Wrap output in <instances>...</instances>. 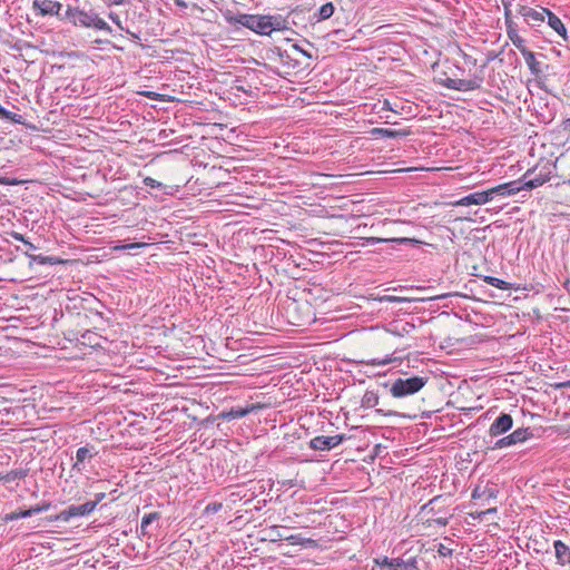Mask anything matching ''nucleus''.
I'll return each instance as SVG.
<instances>
[{
    "instance_id": "obj_47",
    "label": "nucleus",
    "mask_w": 570,
    "mask_h": 570,
    "mask_svg": "<svg viewBox=\"0 0 570 570\" xmlns=\"http://www.w3.org/2000/svg\"><path fill=\"white\" fill-rule=\"evenodd\" d=\"M434 523L441 527H445L449 523V519L446 517H439L432 520Z\"/></svg>"
},
{
    "instance_id": "obj_16",
    "label": "nucleus",
    "mask_w": 570,
    "mask_h": 570,
    "mask_svg": "<svg viewBox=\"0 0 570 570\" xmlns=\"http://www.w3.org/2000/svg\"><path fill=\"white\" fill-rule=\"evenodd\" d=\"M557 563L560 566L570 564V548L561 540L553 542Z\"/></svg>"
},
{
    "instance_id": "obj_35",
    "label": "nucleus",
    "mask_w": 570,
    "mask_h": 570,
    "mask_svg": "<svg viewBox=\"0 0 570 570\" xmlns=\"http://www.w3.org/2000/svg\"><path fill=\"white\" fill-rule=\"evenodd\" d=\"M411 299L406 297H399L392 295H385L380 298V302H389V303H401V302H410Z\"/></svg>"
},
{
    "instance_id": "obj_31",
    "label": "nucleus",
    "mask_w": 570,
    "mask_h": 570,
    "mask_svg": "<svg viewBox=\"0 0 570 570\" xmlns=\"http://www.w3.org/2000/svg\"><path fill=\"white\" fill-rule=\"evenodd\" d=\"M503 9H504V23L505 26L515 23L512 19L511 11V1L510 0H501Z\"/></svg>"
},
{
    "instance_id": "obj_23",
    "label": "nucleus",
    "mask_w": 570,
    "mask_h": 570,
    "mask_svg": "<svg viewBox=\"0 0 570 570\" xmlns=\"http://www.w3.org/2000/svg\"><path fill=\"white\" fill-rule=\"evenodd\" d=\"M29 473V469L27 468H20V469H13L6 474L0 475V481L3 483H10L16 480L24 479Z\"/></svg>"
},
{
    "instance_id": "obj_43",
    "label": "nucleus",
    "mask_w": 570,
    "mask_h": 570,
    "mask_svg": "<svg viewBox=\"0 0 570 570\" xmlns=\"http://www.w3.org/2000/svg\"><path fill=\"white\" fill-rule=\"evenodd\" d=\"M487 492V489L481 490L480 487H476L472 492V499L476 500L482 498Z\"/></svg>"
},
{
    "instance_id": "obj_40",
    "label": "nucleus",
    "mask_w": 570,
    "mask_h": 570,
    "mask_svg": "<svg viewBox=\"0 0 570 570\" xmlns=\"http://www.w3.org/2000/svg\"><path fill=\"white\" fill-rule=\"evenodd\" d=\"M17 513L19 519L30 518L33 515L32 507H30L29 509H19L17 510Z\"/></svg>"
},
{
    "instance_id": "obj_44",
    "label": "nucleus",
    "mask_w": 570,
    "mask_h": 570,
    "mask_svg": "<svg viewBox=\"0 0 570 570\" xmlns=\"http://www.w3.org/2000/svg\"><path fill=\"white\" fill-rule=\"evenodd\" d=\"M415 326L414 324L412 323H405L403 326H402V330L400 332H397L399 335H402V334H409L412 330H414Z\"/></svg>"
},
{
    "instance_id": "obj_25",
    "label": "nucleus",
    "mask_w": 570,
    "mask_h": 570,
    "mask_svg": "<svg viewBox=\"0 0 570 570\" xmlns=\"http://www.w3.org/2000/svg\"><path fill=\"white\" fill-rule=\"evenodd\" d=\"M379 401H380L379 393L375 391L367 390L361 400V407H363V409L375 407L379 404Z\"/></svg>"
},
{
    "instance_id": "obj_17",
    "label": "nucleus",
    "mask_w": 570,
    "mask_h": 570,
    "mask_svg": "<svg viewBox=\"0 0 570 570\" xmlns=\"http://www.w3.org/2000/svg\"><path fill=\"white\" fill-rule=\"evenodd\" d=\"M547 19L548 26L551 29H553L560 37H562L564 41H568L569 37L567 33V28L564 27L561 19L558 16H556L550 9L548 10Z\"/></svg>"
},
{
    "instance_id": "obj_54",
    "label": "nucleus",
    "mask_w": 570,
    "mask_h": 570,
    "mask_svg": "<svg viewBox=\"0 0 570 570\" xmlns=\"http://www.w3.org/2000/svg\"><path fill=\"white\" fill-rule=\"evenodd\" d=\"M24 245L30 249V250H36L37 249V246H35L32 243L28 242L24 243Z\"/></svg>"
},
{
    "instance_id": "obj_11",
    "label": "nucleus",
    "mask_w": 570,
    "mask_h": 570,
    "mask_svg": "<svg viewBox=\"0 0 570 570\" xmlns=\"http://www.w3.org/2000/svg\"><path fill=\"white\" fill-rule=\"evenodd\" d=\"M513 426V419L508 413H501L490 425L489 434L491 436H499L507 433Z\"/></svg>"
},
{
    "instance_id": "obj_59",
    "label": "nucleus",
    "mask_w": 570,
    "mask_h": 570,
    "mask_svg": "<svg viewBox=\"0 0 570 570\" xmlns=\"http://www.w3.org/2000/svg\"><path fill=\"white\" fill-rule=\"evenodd\" d=\"M153 95H155V94H154V92H147V94H146V96H147V97H149V98H151V97H153Z\"/></svg>"
},
{
    "instance_id": "obj_36",
    "label": "nucleus",
    "mask_w": 570,
    "mask_h": 570,
    "mask_svg": "<svg viewBox=\"0 0 570 570\" xmlns=\"http://www.w3.org/2000/svg\"><path fill=\"white\" fill-rule=\"evenodd\" d=\"M391 240L394 242V243H397V244H411V245L422 244L423 243V242H421L419 239L409 238V237L393 238Z\"/></svg>"
},
{
    "instance_id": "obj_56",
    "label": "nucleus",
    "mask_w": 570,
    "mask_h": 570,
    "mask_svg": "<svg viewBox=\"0 0 570 570\" xmlns=\"http://www.w3.org/2000/svg\"><path fill=\"white\" fill-rule=\"evenodd\" d=\"M0 184H3V185H10L12 184L11 181H9L7 178H0Z\"/></svg>"
},
{
    "instance_id": "obj_29",
    "label": "nucleus",
    "mask_w": 570,
    "mask_h": 570,
    "mask_svg": "<svg viewBox=\"0 0 570 570\" xmlns=\"http://www.w3.org/2000/svg\"><path fill=\"white\" fill-rule=\"evenodd\" d=\"M0 118L10 120L13 124H23V117L21 115L11 112L0 105Z\"/></svg>"
},
{
    "instance_id": "obj_18",
    "label": "nucleus",
    "mask_w": 570,
    "mask_h": 570,
    "mask_svg": "<svg viewBox=\"0 0 570 570\" xmlns=\"http://www.w3.org/2000/svg\"><path fill=\"white\" fill-rule=\"evenodd\" d=\"M160 519V512H150L146 513L140 522V535L142 537H151L153 535V529L151 524Z\"/></svg>"
},
{
    "instance_id": "obj_21",
    "label": "nucleus",
    "mask_w": 570,
    "mask_h": 570,
    "mask_svg": "<svg viewBox=\"0 0 570 570\" xmlns=\"http://www.w3.org/2000/svg\"><path fill=\"white\" fill-rule=\"evenodd\" d=\"M522 56L525 60V63L531 75H533L534 77H539L542 73V68L541 62H539L535 58V53L532 52L531 50H527L525 52L522 53Z\"/></svg>"
},
{
    "instance_id": "obj_1",
    "label": "nucleus",
    "mask_w": 570,
    "mask_h": 570,
    "mask_svg": "<svg viewBox=\"0 0 570 570\" xmlns=\"http://www.w3.org/2000/svg\"><path fill=\"white\" fill-rule=\"evenodd\" d=\"M62 17L67 22L77 28L100 30L107 33L112 31L111 27L92 9L86 10L85 8L68 4Z\"/></svg>"
},
{
    "instance_id": "obj_5",
    "label": "nucleus",
    "mask_w": 570,
    "mask_h": 570,
    "mask_svg": "<svg viewBox=\"0 0 570 570\" xmlns=\"http://www.w3.org/2000/svg\"><path fill=\"white\" fill-rule=\"evenodd\" d=\"M548 8L537 6L535 8L529 7L523 3L517 4V12L520 14L524 22L535 31L541 27L547 18Z\"/></svg>"
},
{
    "instance_id": "obj_12",
    "label": "nucleus",
    "mask_w": 570,
    "mask_h": 570,
    "mask_svg": "<svg viewBox=\"0 0 570 570\" xmlns=\"http://www.w3.org/2000/svg\"><path fill=\"white\" fill-rule=\"evenodd\" d=\"M520 180H513L492 187L489 189L490 196L493 199L495 196H510L524 189Z\"/></svg>"
},
{
    "instance_id": "obj_15",
    "label": "nucleus",
    "mask_w": 570,
    "mask_h": 570,
    "mask_svg": "<svg viewBox=\"0 0 570 570\" xmlns=\"http://www.w3.org/2000/svg\"><path fill=\"white\" fill-rule=\"evenodd\" d=\"M492 200L489 189L482 191L472 193L463 198H461L456 204L461 206L469 205H483L488 202Z\"/></svg>"
},
{
    "instance_id": "obj_41",
    "label": "nucleus",
    "mask_w": 570,
    "mask_h": 570,
    "mask_svg": "<svg viewBox=\"0 0 570 570\" xmlns=\"http://www.w3.org/2000/svg\"><path fill=\"white\" fill-rule=\"evenodd\" d=\"M287 540L292 544H303L304 543V539L299 534H292L291 537L287 538Z\"/></svg>"
},
{
    "instance_id": "obj_2",
    "label": "nucleus",
    "mask_w": 570,
    "mask_h": 570,
    "mask_svg": "<svg viewBox=\"0 0 570 570\" xmlns=\"http://www.w3.org/2000/svg\"><path fill=\"white\" fill-rule=\"evenodd\" d=\"M428 381L429 377L416 375L410 377H399L393 381L390 387V393L395 399H404L421 391Z\"/></svg>"
},
{
    "instance_id": "obj_58",
    "label": "nucleus",
    "mask_w": 570,
    "mask_h": 570,
    "mask_svg": "<svg viewBox=\"0 0 570 570\" xmlns=\"http://www.w3.org/2000/svg\"><path fill=\"white\" fill-rule=\"evenodd\" d=\"M293 48H294L295 50L299 51V52H301V50H303V49H302L301 47H298L297 45H294V46H293Z\"/></svg>"
},
{
    "instance_id": "obj_33",
    "label": "nucleus",
    "mask_w": 570,
    "mask_h": 570,
    "mask_svg": "<svg viewBox=\"0 0 570 570\" xmlns=\"http://www.w3.org/2000/svg\"><path fill=\"white\" fill-rule=\"evenodd\" d=\"M51 507H52V503L49 501H42L41 503L32 505L33 515L41 513V512H46V511L50 510Z\"/></svg>"
},
{
    "instance_id": "obj_6",
    "label": "nucleus",
    "mask_w": 570,
    "mask_h": 570,
    "mask_svg": "<svg viewBox=\"0 0 570 570\" xmlns=\"http://www.w3.org/2000/svg\"><path fill=\"white\" fill-rule=\"evenodd\" d=\"M95 510V503H88V501L80 505H69L67 509L61 512L46 517L45 520L49 523L55 521H63L68 522L72 518L88 515Z\"/></svg>"
},
{
    "instance_id": "obj_13",
    "label": "nucleus",
    "mask_w": 570,
    "mask_h": 570,
    "mask_svg": "<svg viewBox=\"0 0 570 570\" xmlns=\"http://www.w3.org/2000/svg\"><path fill=\"white\" fill-rule=\"evenodd\" d=\"M98 454L95 446L91 444H86L81 446L76 452V462L72 465V470L77 472H81L83 470V463L86 460H90Z\"/></svg>"
},
{
    "instance_id": "obj_60",
    "label": "nucleus",
    "mask_w": 570,
    "mask_h": 570,
    "mask_svg": "<svg viewBox=\"0 0 570 570\" xmlns=\"http://www.w3.org/2000/svg\"><path fill=\"white\" fill-rule=\"evenodd\" d=\"M376 242H386L385 239L376 238Z\"/></svg>"
},
{
    "instance_id": "obj_22",
    "label": "nucleus",
    "mask_w": 570,
    "mask_h": 570,
    "mask_svg": "<svg viewBox=\"0 0 570 570\" xmlns=\"http://www.w3.org/2000/svg\"><path fill=\"white\" fill-rule=\"evenodd\" d=\"M26 255L30 258L31 262L38 263L40 265H58V264H65L66 261L57 257V256H45V255H36L26 253Z\"/></svg>"
},
{
    "instance_id": "obj_61",
    "label": "nucleus",
    "mask_w": 570,
    "mask_h": 570,
    "mask_svg": "<svg viewBox=\"0 0 570 570\" xmlns=\"http://www.w3.org/2000/svg\"><path fill=\"white\" fill-rule=\"evenodd\" d=\"M116 493H117V490H114L110 492V494H112V495H116Z\"/></svg>"
},
{
    "instance_id": "obj_46",
    "label": "nucleus",
    "mask_w": 570,
    "mask_h": 570,
    "mask_svg": "<svg viewBox=\"0 0 570 570\" xmlns=\"http://www.w3.org/2000/svg\"><path fill=\"white\" fill-rule=\"evenodd\" d=\"M18 513L17 511H12L10 513H7L4 517H3V521L6 522H10V521H14V520H18Z\"/></svg>"
},
{
    "instance_id": "obj_7",
    "label": "nucleus",
    "mask_w": 570,
    "mask_h": 570,
    "mask_svg": "<svg viewBox=\"0 0 570 570\" xmlns=\"http://www.w3.org/2000/svg\"><path fill=\"white\" fill-rule=\"evenodd\" d=\"M32 9L38 16H55L61 21H66L62 17V4L53 0H33Z\"/></svg>"
},
{
    "instance_id": "obj_38",
    "label": "nucleus",
    "mask_w": 570,
    "mask_h": 570,
    "mask_svg": "<svg viewBox=\"0 0 570 570\" xmlns=\"http://www.w3.org/2000/svg\"><path fill=\"white\" fill-rule=\"evenodd\" d=\"M144 184L145 186L147 187H150V188H161L163 187V184L160 181H157L156 179L151 178V177H146L144 179Z\"/></svg>"
},
{
    "instance_id": "obj_51",
    "label": "nucleus",
    "mask_w": 570,
    "mask_h": 570,
    "mask_svg": "<svg viewBox=\"0 0 570 570\" xmlns=\"http://www.w3.org/2000/svg\"><path fill=\"white\" fill-rule=\"evenodd\" d=\"M146 244L144 243H130L128 245H126L125 247L126 248H129V249H134V248H139V247H142L145 246Z\"/></svg>"
},
{
    "instance_id": "obj_3",
    "label": "nucleus",
    "mask_w": 570,
    "mask_h": 570,
    "mask_svg": "<svg viewBox=\"0 0 570 570\" xmlns=\"http://www.w3.org/2000/svg\"><path fill=\"white\" fill-rule=\"evenodd\" d=\"M226 21L232 26H243L258 35L268 36L267 20L265 14L227 13Z\"/></svg>"
},
{
    "instance_id": "obj_10",
    "label": "nucleus",
    "mask_w": 570,
    "mask_h": 570,
    "mask_svg": "<svg viewBox=\"0 0 570 570\" xmlns=\"http://www.w3.org/2000/svg\"><path fill=\"white\" fill-rule=\"evenodd\" d=\"M263 407H264V405L261 403H250V404H247L246 406H234L229 411L222 412L219 416L224 420L233 421V420L242 419V417L248 415L249 413H252L256 410L263 409Z\"/></svg>"
},
{
    "instance_id": "obj_34",
    "label": "nucleus",
    "mask_w": 570,
    "mask_h": 570,
    "mask_svg": "<svg viewBox=\"0 0 570 570\" xmlns=\"http://www.w3.org/2000/svg\"><path fill=\"white\" fill-rule=\"evenodd\" d=\"M374 563L381 568L386 567L392 570L393 559H389L387 557L375 558Z\"/></svg>"
},
{
    "instance_id": "obj_48",
    "label": "nucleus",
    "mask_w": 570,
    "mask_h": 570,
    "mask_svg": "<svg viewBox=\"0 0 570 570\" xmlns=\"http://www.w3.org/2000/svg\"><path fill=\"white\" fill-rule=\"evenodd\" d=\"M494 511H495V509H488L487 511H481V512H479L478 514H474V513H470V514H471V517H473V518L481 519V518H482V515H485V514L491 513V512H494Z\"/></svg>"
},
{
    "instance_id": "obj_19",
    "label": "nucleus",
    "mask_w": 570,
    "mask_h": 570,
    "mask_svg": "<svg viewBox=\"0 0 570 570\" xmlns=\"http://www.w3.org/2000/svg\"><path fill=\"white\" fill-rule=\"evenodd\" d=\"M505 28H507V35H508L509 39L512 41L514 47L521 52V55L523 52H525L527 50H529L525 47L524 39L518 33V28H517L515 23L508 24V26H505Z\"/></svg>"
},
{
    "instance_id": "obj_26",
    "label": "nucleus",
    "mask_w": 570,
    "mask_h": 570,
    "mask_svg": "<svg viewBox=\"0 0 570 570\" xmlns=\"http://www.w3.org/2000/svg\"><path fill=\"white\" fill-rule=\"evenodd\" d=\"M515 444L523 443L533 436V432L530 428H520L511 433Z\"/></svg>"
},
{
    "instance_id": "obj_52",
    "label": "nucleus",
    "mask_w": 570,
    "mask_h": 570,
    "mask_svg": "<svg viewBox=\"0 0 570 570\" xmlns=\"http://www.w3.org/2000/svg\"><path fill=\"white\" fill-rule=\"evenodd\" d=\"M562 128L564 131L570 132V118L562 121Z\"/></svg>"
},
{
    "instance_id": "obj_4",
    "label": "nucleus",
    "mask_w": 570,
    "mask_h": 570,
    "mask_svg": "<svg viewBox=\"0 0 570 570\" xmlns=\"http://www.w3.org/2000/svg\"><path fill=\"white\" fill-rule=\"evenodd\" d=\"M554 167L553 164L547 161L542 166L537 165L532 169L527 170L521 178L523 188L531 190L549 181Z\"/></svg>"
},
{
    "instance_id": "obj_9",
    "label": "nucleus",
    "mask_w": 570,
    "mask_h": 570,
    "mask_svg": "<svg viewBox=\"0 0 570 570\" xmlns=\"http://www.w3.org/2000/svg\"><path fill=\"white\" fill-rule=\"evenodd\" d=\"M345 439V434L333 436L318 435L309 441L308 446L314 451H330L340 445Z\"/></svg>"
},
{
    "instance_id": "obj_57",
    "label": "nucleus",
    "mask_w": 570,
    "mask_h": 570,
    "mask_svg": "<svg viewBox=\"0 0 570 570\" xmlns=\"http://www.w3.org/2000/svg\"><path fill=\"white\" fill-rule=\"evenodd\" d=\"M301 52H302L304 56H306V57H308V58H312V56H311L307 51H305V50H301Z\"/></svg>"
},
{
    "instance_id": "obj_27",
    "label": "nucleus",
    "mask_w": 570,
    "mask_h": 570,
    "mask_svg": "<svg viewBox=\"0 0 570 570\" xmlns=\"http://www.w3.org/2000/svg\"><path fill=\"white\" fill-rule=\"evenodd\" d=\"M334 11H335L334 4L332 2H327V3L323 4L318 9V12L315 13L314 16L316 17L317 21H323V20L330 19L333 16Z\"/></svg>"
},
{
    "instance_id": "obj_45",
    "label": "nucleus",
    "mask_w": 570,
    "mask_h": 570,
    "mask_svg": "<svg viewBox=\"0 0 570 570\" xmlns=\"http://www.w3.org/2000/svg\"><path fill=\"white\" fill-rule=\"evenodd\" d=\"M393 360L394 358H392V357H386L384 360H376L375 358V360H372L370 362V364H373V365H385V364H389V363L393 362Z\"/></svg>"
},
{
    "instance_id": "obj_37",
    "label": "nucleus",
    "mask_w": 570,
    "mask_h": 570,
    "mask_svg": "<svg viewBox=\"0 0 570 570\" xmlns=\"http://www.w3.org/2000/svg\"><path fill=\"white\" fill-rule=\"evenodd\" d=\"M223 508L220 502H212L205 508L206 513H217Z\"/></svg>"
},
{
    "instance_id": "obj_14",
    "label": "nucleus",
    "mask_w": 570,
    "mask_h": 570,
    "mask_svg": "<svg viewBox=\"0 0 570 570\" xmlns=\"http://www.w3.org/2000/svg\"><path fill=\"white\" fill-rule=\"evenodd\" d=\"M368 134L374 138H390V139H396V138H403L411 135L410 129H391V128H382V127H374L372 128Z\"/></svg>"
},
{
    "instance_id": "obj_55",
    "label": "nucleus",
    "mask_w": 570,
    "mask_h": 570,
    "mask_svg": "<svg viewBox=\"0 0 570 570\" xmlns=\"http://www.w3.org/2000/svg\"><path fill=\"white\" fill-rule=\"evenodd\" d=\"M558 387H570V381H566V382L558 384Z\"/></svg>"
},
{
    "instance_id": "obj_49",
    "label": "nucleus",
    "mask_w": 570,
    "mask_h": 570,
    "mask_svg": "<svg viewBox=\"0 0 570 570\" xmlns=\"http://www.w3.org/2000/svg\"><path fill=\"white\" fill-rule=\"evenodd\" d=\"M12 237L16 240L22 242L23 244L27 243V239L24 238V236L22 234L17 233V232L12 233Z\"/></svg>"
},
{
    "instance_id": "obj_20",
    "label": "nucleus",
    "mask_w": 570,
    "mask_h": 570,
    "mask_svg": "<svg viewBox=\"0 0 570 570\" xmlns=\"http://www.w3.org/2000/svg\"><path fill=\"white\" fill-rule=\"evenodd\" d=\"M266 20H267V29H268V36L273 32V31H281V30H285L287 29V19L284 18L283 16L281 14H275V16H266Z\"/></svg>"
},
{
    "instance_id": "obj_53",
    "label": "nucleus",
    "mask_w": 570,
    "mask_h": 570,
    "mask_svg": "<svg viewBox=\"0 0 570 570\" xmlns=\"http://www.w3.org/2000/svg\"><path fill=\"white\" fill-rule=\"evenodd\" d=\"M278 55H279V57H281V59H282V60H284V59H288V58H289V55H288V53H286V52H282V51H281V49H278Z\"/></svg>"
},
{
    "instance_id": "obj_42",
    "label": "nucleus",
    "mask_w": 570,
    "mask_h": 570,
    "mask_svg": "<svg viewBox=\"0 0 570 570\" xmlns=\"http://www.w3.org/2000/svg\"><path fill=\"white\" fill-rule=\"evenodd\" d=\"M106 498V492H98L95 494V500L88 501V503H95V508Z\"/></svg>"
},
{
    "instance_id": "obj_39",
    "label": "nucleus",
    "mask_w": 570,
    "mask_h": 570,
    "mask_svg": "<svg viewBox=\"0 0 570 570\" xmlns=\"http://www.w3.org/2000/svg\"><path fill=\"white\" fill-rule=\"evenodd\" d=\"M438 553L441 557H451L453 553V550L449 547H445L443 543H440L438 547Z\"/></svg>"
},
{
    "instance_id": "obj_24",
    "label": "nucleus",
    "mask_w": 570,
    "mask_h": 570,
    "mask_svg": "<svg viewBox=\"0 0 570 570\" xmlns=\"http://www.w3.org/2000/svg\"><path fill=\"white\" fill-rule=\"evenodd\" d=\"M417 560L416 558H410L407 560H403L401 558L393 559L392 570H417Z\"/></svg>"
},
{
    "instance_id": "obj_32",
    "label": "nucleus",
    "mask_w": 570,
    "mask_h": 570,
    "mask_svg": "<svg viewBox=\"0 0 570 570\" xmlns=\"http://www.w3.org/2000/svg\"><path fill=\"white\" fill-rule=\"evenodd\" d=\"M511 445H515V443L513 441L512 435L509 434L507 436H503V438L499 439L494 443L493 449H503V448H508V446H511Z\"/></svg>"
},
{
    "instance_id": "obj_50",
    "label": "nucleus",
    "mask_w": 570,
    "mask_h": 570,
    "mask_svg": "<svg viewBox=\"0 0 570 570\" xmlns=\"http://www.w3.org/2000/svg\"><path fill=\"white\" fill-rule=\"evenodd\" d=\"M376 412L380 413V414H383L385 416H395V415H397V412H395V411L384 412V410H382V409H377Z\"/></svg>"
},
{
    "instance_id": "obj_8",
    "label": "nucleus",
    "mask_w": 570,
    "mask_h": 570,
    "mask_svg": "<svg viewBox=\"0 0 570 570\" xmlns=\"http://www.w3.org/2000/svg\"><path fill=\"white\" fill-rule=\"evenodd\" d=\"M483 82L482 77H475L474 79H453V78H445L441 81V83L452 90L458 91H471L480 89Z\"/></svg>"
},
{
    "instance_id": "obj_30",
    "label": "nucleus",
    "mask_w": 570,
    "mask_h": 570,
    "mask_svg": "<svg viewBox=\"0 0 570 570\" xmlns=\"http://www.w3.org/2000/svg\"><path fill=\"white\" fill-rule=\"evenodd\" d=\"M442 500V497H435L433 499H431L428 503H425L423 507H422V512H425V513H436V512H440V508L438 507V503Z\"/></svg>"
},
{
    "instance_id": "obj_28",
    "label": "nucleus",
    "mask_w": 570,
    "mask_h": 570,
    "mask_svg": "<svg viewBox=\"0 0 570 570\" xmlns=\"http://www.w3.org/2000/svg\"><path fill=\"white\" fill-rule=\"evenodd\" d=\"M483 281L487 284L494 286L499 289L508 291V289L512 288V284H510L503 279H500L498 277H494V276H484Z\"/></svg>"
}]
</instances>
